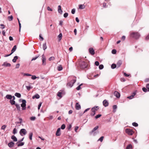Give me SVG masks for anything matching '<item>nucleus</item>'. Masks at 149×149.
Wrapping results in <instances>:
<instances>
[{
  "instance_id": "nucleus-1",
  "label": "nucleus",
  "mask_w": 149,
  "mask_h": 149,
  "mask_svg": "<svg viewBox=\"0 0 149 149\" xmlns=\"http://www.w3.org/2000/svg\"><path fill=\"white\" fill-rule=\"evenodd\" d=\"M72 80L69 82L67 84V86L70 87H72L74 84L75 82L76 81V78L75 77H73Z\"/></svg>"
},
{
  "instance_id": "nucleus-2",
  "label": "nucleus",
  "mask_w": 149,
  "mask_h": 149,
  "mask_svg": "<svg viewBox=\"0 0 149 149\" xmlns=\"http://www.w3.org/2000/svg\"><path fill=\"white\" fill-rule=\"evenodd\" d=\"M130 34L131 36L135 39H138L140 36V35L138 32H132Z\"/></svg>"
},
{
  "instance_id": "nucleus-3",
  "label": "nucleus",
  "mask_w": 149,
  "mask_h": 149,
  "mask_svg": "<svg viewBox=\"0 0 149 149\" xmlns=\"http://www.w3.org/2000/svg\"><path fill=\"white\" fill-rule=\"evenodd\" d=\"M98 106H95L93 107L91 109V110L93 113H91V115L92 116H94L95 114V112L99 109Z\"/></svg>"
},
{
  "instance_id": "nucleus-4",
  "label": "nucleus",
  "mask_w": 149,
  "mask_h": 149,
  "mask_svg": "<svg viewBox=\"0 0 149 149\" xmlns=\"http://www.w3.org/2000/svg\"><path fill=\"white\" fill-rule=\"evenodd\" d=\"M26 101L25 100H23L22 101V103L21 104V107H22V110H25L26 109Z\"/></svg>"
},
{
  "instance_id": "nucleus-5",
  "label": "nucleus",
  "mask_w": 149,
  "mask_h": 149,
  "mask_svg": "<svg viewBox=\"0 0 149 149\" xmlns=\"http://www.w3.org/2000/svg\"><path fill=\"white\" fill-rule=\"evenodd\" d=\"M19 133L21 136H23L26 134L27 131L24 129H22L20 130Z\"/></svg>"
},
{
  "instance_id": "nucleus-6",
  "label": "nucleus",
  "mask_w": 149,
  "mask_h": 149,
  "mask_svg": "<svg viewBox=\"0 0 149 149\" xmlns=\"http://www.w3.org/2000/svg\"><path fill=\"white\" fill-rule=\"evenodd\" d=\"M99 127L98 126H96L95 127L93 130L90 132V134H93V136L95 135L97 133L96 132H94L97 130Z\"/></svg>"
},
{
  "instance_id": "nucleus-7",
  "label": "nucleus",
  "mask_w": 149,
  "mask_h": 149,
  "mask_svg": "<svg viewBox=\"0 0 149 149\" xmlns=\"http://www.w3.org/2000/svg\"><path fill=\"white\" fill-rule=\"evenodd\" d=\"M125 132L128 134L131 135H132L134 133L133 131L132 130L129 129H126Z\"/></svg>"
},
{
  "instance_id": "nucleus-8",
  "label": "nucleus",
  "mask_w": 149,
  "mask_h": 149,
  "mask_svg": "<svg viewBox=\"0 0 149 149\" xmlns=\"http://www.w3.org/2000/svg\"><path fill=\"white\" fill-rule=\"evenodd\" d=\"M89 52L90 54L92 55H94L95 53L94 50L92 47L89 48Z\"/></svg>"
},
{
  "instance_id": "nucleus-9",
  "label": "nucleus",
  "mask_w": 149,
  "mask_h": 149,
  "mask_svg": "<svg viewBox=\"0 0 149 149\" xmlns=\"http://www.w3.org/2000/svg\"><path fill=\"white\" fill-rule=\"evenodd\" d=\"M88 66V65L86 62H83L81 64V67L82 68H86Z\"/></svg>"
},
{
  "instance_id": "nucleus-10",
  "label": "nucleus",
  "mask_w": 149,
  "mask_h": 149,
  "mask_svg": "<svg viewBox=\"0 0 149 149\" xmlns=\"http://www.w3.org/2000/svg\"><path fill=\"white\" fill-rule=\"evenodd\" d=\"M61 128H59L58 129L56 134V135L57 136H59L61 135Z\"/></svg>"
},
{
  "instance_id": "nucleus-11",
  "label": "nucleus",
  "mask_w": 149,
  "mask_h": 149,
  "mask_svg": "<svg viewBox=\"0 0 149 149\" xmlns=\"http://www.w3.org/2000/svg\"><path fill=\"white\" fill-rule=\"evenodd\" d=\"M42 65H45L46 64V59L45 56H44V54H43L42 55Z\"/></svg>"
},
{
  "instance_id": "nucleus-12",
  "label": "nucleus",
  "mask_w": 149,
  "mask_h": 149,
  "mask_svg": "<svg viewBox=\"0 0 149 149\" xmlns=\"http://www.w3.org/2000/svg\"><path fill=\"white\" fill-rule=\"evenodd\" d=\"M136 93L135 92H134L132 95L127 97V98L130 99H132L134 98V97Z\"/></svg>"
},
{
  "instance_id": "nucleus-13",
  "label": "nucleus",
  "mask_w": 149,
  "mask_h": 149,
  "mask_svg": "<svg viewBox=\"0 0 149 149\" xmlns=\"http://www.w3.org/2000/svg\"><path fill=\"white\" fill-rule=\"evenodd\" d=\"M114 95L118 98L120 97V93L117 91H115L114 93Z\"/></svg>"
},
{
  "instance_id": "nucleus-14",
  "label": "nucleus",
  "mask_w": 149,
  "mask_h": 149,
  "mask_svg": "<svg viewBox=\"0 0 149 149\" xmlns=\"http://www.w3.org/2000/svg\"><path fill=\"white\" fill-rule=\"evenodd\" d=\"M103 104L104 106L106 107L108 106L109 103L106 100H105L103 102Z\"/></svg>"
},
{
  "instance_id": "nucleus-15",
  "label": "nucleus",
  "mask_w": 149,
  "mask_h": 149,
  "mask_svg": "<svg viewBox=\"0 0 149 149\" xmlns=\"http://www.w3.org/2000/svg\"><path fill=\"white\" fill-rule=\"evenodd\" d=\"M81 107L80 105L77 102L76 103L75 105V108L77 110H79L81 109Z\"/></svg>"
},
{
  "instance_id": "nucleus-16",
  "label": "nucleus",
  "mask_w": 149,
  "mask_h": 149,
  "mask_svg": "<svg viewBox=\"0 0 149 149\" xmlns=\"http://www.w3.org/2000/svg\"><path fill=\"white\" fill-rule=\"evenodd\" d=\"M15 144L14 143L12 142H10L8 143V146L10 148H12L13 147Z\"/></svg>"
},
{
  "instance_id": "nucleus-17",
  "label": "nucleus",
  "mask_w": 149,
  "mask_h": 149,
  "mask_svg": "<svg viewBox=\"0 0 149 149\" xmlns=\"http://www.w3.org/2000/svg\"><path fill=\"white\" fill-rule=\"evenodd\" d=\"M122 63V62L121 61H119L116 64V66L117 68L119 67Z\"/></svg>"
},
{
  "instance_id": "nucleus-18",
  "label": "nucleus",
  "mask_w": 149,
  "mask_h": 149,
  "mask_svg": "<svg viewBox=\"0 0 149 149\" xmlns=\"http://www.w3.org/2000/svg\"><path fill=\"white\" fill-rule=\"evenodd\" d=\"M40 95L38 94H36L32 97V98L33 99L35 98L38 99L40 98Z\"/></svg>"
},
{
  "instance_id": "nucleus-19",
  "label": "nucleus",
  "mask_w": 149,
  "mask_h": 149,
  "mask_svg": "<svg viewBox=\"0 0 149 149\" xmlns=\"http://www.w3.org/2000/svg\"><path fill=\"white\" fill-rule=\"evenodd\" d=\"M6 97L9 100H11L12 98V96L10 95H6Z\"/></svg>"
},
{
  "instance_id": "nucleus-20",
  "label": "nucleus",
  "mask_w": 149,
  "mask_h": 149,
  "mask_svg": "<svg viewBox=\"0 0 149 149\" xmlns=\"http://www.w3.org/2000/svg\"><path fill=\"white\" fill-rule=\"evenodd\" d=\"M58 12L59 13L62 14V11L61 10V6L59 5L58 6Z\"/></svg>"
},
{
  "instance_id": "nucleus-21",
  "label": "nucleus",
  "mask_w": 149,
  "mask_h": 149,
  "mask_svg": "<svg viewBox=\"0 0 149 149\" xmlns=\"http://www.w3.org/2000/svg\"><path fill=\"white\" fill-rule=\"evenodd\" d=\"M17 48V47L16 45H15L13 48L11 52V54H12L14 52H15Z\"/></svg>"
},
{
  "instance_id": "nucleus-22",
  "label": "nucleus",
  "mask_w": 149,
  "mask_h": 149,
  "mask_svg": "<svg viewBox=\"0 0 149 149\" xmlns=\"http://www.w3.org/2000/svg\"><path fill=\"white\" fill-rule=\"evenodd\" d=\"M21 74H22L24 76H31L32 75L30 74L29 73H24L23 72H22Z\"/></svg>"
},
{
  "instance_id": "nucleus-23",
  "label": "nucleus",
  "mask_w": 149,
  "mask_h": 149,
  "mask_svg": "<svg viewBox=\"0 0 149 149\" xmlns=\"http://www.w3.org/2000/svg\"><path fill=\"white\" fill-rule=\"evenodd\" d=\"M11 139L14 141H17V140L16 137L15 136H11Z\"/></svg>"
},
{
  "instance_id": "nucleus-24",
  "label": "nucleus",
  "mask_w": 149,
  "mask_h": 149,
  "mask_svg": "<svg viewBox=\"0 0 149 149\" xmlns=\"http://www.w3.org/2000/svg\"><path fill=\"white\" fill-rule=\"evenodd\" d=\"M15 96L17 97L18 98H20L21 97V95L20 93H16L15 94Z\"/></svg>"
},
{
  "instance_id": "nucleus-25",
  "label": "nucleus",
  "mask_w": 149,
  "mask_h": 149,
  "mask_svg": "<svg viewBox=\"0 0 149 149\" xmlns=\"http://www.w3.org/2000/svg\"><path fill=\"white\" fill-rule=\"evenodd\" d=\"M18 58V56H15L14 57L13 59L12 60V61L13 63H15L16 62V60Z\"/></svg>"
},
{
  "instance_id": "nucleus-26",
  "label": "nucleus",
  "mask_w": 149,
  "mask_h": 149,
  "mask_svg": "<svg viewBox=\"0 0 149 149\" xmlns=\"http://www.w3.org/2000/svg\"><path fill=\"white\" fill-rule=\"evenodd\" d=\"M15 106L17 108V109L20 111V110L21 107L19 104H15Z\"/></svg>"
},
{
  "instance_id": "nucleus-27",
  "label": "nucleus",
  "mask_w": 149,
  "mask_h": 149,
  "mask_svg": "<svg viewBox=\"0 0 149 149\" xmlns=\"http://www.w3.org/2000/svg\"><path fill=\"white\" fill-rule=\"evenodd\" d=\"M33 135V133L32 132H30L29 135V139L30 140H32V137Z\"/></svg>"
},
{
  "instance_id": "nucleus-28",
  "label": "nucleus",
  "mask_w": 149,
  "mask_h": 149,
  "mask_svg": "<svg viewBox=\"0 0 149 149\" xmlns=\"http://www.w3.org/2000/svg\"><path fill=\"white\" fill-rule=\"evenodd\" d=\"M47 48L46 43H44L43 45V49L44 50H45Z\"/></svg>"
},
{
  "instance_id": "nucleus-29",
  "label": "nucleus",
  "mask_w": 149,
  "mask_h": 149,
  "mask_svg": "<svg viewBox=\"0 0 149 149\" xmlns=\"http://www.w3.org/2000/svg\"><path fill=\"white\" fill-rule=\"evenodd\" d=\"M85 8V6L84 5H80L79 6V8L80 9H84Z\"/></svg>"
},
{
  "instance_id": "nucleus-30",
  "label": "nucleus",
  "mask_w": 149,
  "mask_h": 149,
  "mask_svg": "<svg viewBox=\"0 0 149 149\" xmlns=\"http://www.w3.org/2000/svg\"><path fill=\"white\" fill-rule=\"evenodd\" d=\"M10 103L12 105H15V101L14 100H10Z\"/></svg>"
},
{
  "instance_id": "nucleus-31",
  "label": "nucleus",
  "mask_w": 149,
  "mask_h": 149,
  "mask_svg": "<svg viewBox=\"0 0 149 149\" xmlns=\"http://www.w3.org/2000/svg\"><path fill=\"white\" fill-rule=\"evenodd\" d=\"M57 69L59 71H61L63 69V68L62 67L61 65H60L58 67Z\"/></svg>"
},
{
  "instance_id": "nucleus-32",
  "label": "nucleus",
  "mask_w": 149,
  "mask_h": 149,
  "mask_svg": "<svg viewBox=\"0 0 149 149\" xmlns=\"http://www.w3.org/2000/svg\"><path fill=\"white\" fill-rule=\"evenodd\" d=\"M116 67V65L115 64H113L111 65V68L113 69L115 68Z\"/></svg>"
},
{
  "instance_id": "nucleus-33",
  "label": "nucleus",
  "mask_w": 149,
  "mask_h": 149,
  "mask_svg": "<svg viewBox=\"0 0 149 149\" xmlns=\"http://www.w3.org/2000/svg\"><path fill=\"white\" fill-rule=\"evenodd\" d=\"M62 36V34L61 33H60L58 35V38L59 40H60L61 39Z\"/></svg>"
},
{
  "instance_id": "nucleus-34",
  "label": "nucleus",
  "mask_w": 149,
  "mask_h": 149,
  "mask_svg": "<svg viewBox=\"0 0 149 149\" xmlns=\"http://www.w3.org/2000/svg\"><path fill=\"white\" fill-rule=\"evenodd\" d=\"M19 144H18L17 146H22L24 145V143L23 142H21L20 143H19Z\"/></svg>"
},
{
  "instance_id": "nucleus-35",
  "label": "nucleus",
  "mask_w": 149,
  "mask_h": 149,
  "mask_svg": "<svg viewBox=\"0 0 149 149\" xmlns=\"http://www.w3.org/2000/svg\"><path fill=\"white\" fill-rule=\"evenodd\" d=\"M31 76H32V77H31V79H33V80H34V79H36L37 78H39L38 77H36L35 75H32Z\"/></svg>"
},
{
  "instance_id": "nucleus-36",
  "label": "nucleus",
  "mask_w": 149,
  "mask_h": 149,
  "mask_svg": "<svg viewBox=\"0 0 149 149\" xmlns=\"http://www.w3.org/2000/svg\"><path fill=\"white\" fill-rule=\"evenodd\" d=\"M104 138V137L103 136H102L98 139V141H100V142H102Z\"/></svg>"
},
{
  "instance_id": "nucleus-37",
  "label": "nucleus",
  "mask_w": 149,
  "mask_h": 149,
  "mask_svg": "<svg viewBox=\"0 0 149 149\" xmlns=\"http://www.w3.org/2000/svg\"><path fill=\"white\" fill-rule=\"evenodd\" d=\"M82 85V84H80L79 85L78 87H77L76 88V89L78 90V91H79V90H80L81 88V86Z\"/></svg>"
},
{
  "instance_id": "nucleus-38",
  "label": "nucleus",
  "mask_w": 149,
  "mask_h": 149,
  "mask_svg": "<svg viewBox=\"0 0 149 149\" xmlns=\"http://www.w3.org/2000/svg\"><path fill=\"white\" fill-rule=\"evenodd\" d=\"M132 146L130 144L127 146L126 147V149H130L132 148Z\"/></svg>"
},
{
  "instance_id": "nucleus-39",
  "label": "nucleus",
  "mask_w": 149,
  "mask_h": 149,
  "mask_svg": "<svg viewBox=\"0 0 149 149\" xmlns=\"http://www.w3.org/2000/svg\"><path fill=\"white\" fill-rule=\"evenodd\" d=\"M18 20V23H19V31H20L21 28V24L20 23V22L19 21V19L17 18Z\"/></svg>"
},
{
  "instance_id": "nucleus-40",
  "label": "nucleus",
  "mask_w": 149,
  "mask_h": 149,
  "mask_svg": "<svg viewBox=\"0 0 149 149\" xmlns=\"http://www.w3.org/2000/svg\"><path fill=\"white\" fill-rule=\"evenodd\" d=\"M36 119V117L35 116H32L30 118V119L32 121H34Z\"/></svg>"
},
{
  "instance_id": "nucleus-41",
  "label": "nucleus",
  "mask_w": 149,
  "mask_h": 149,
  "mask_svg": "<svg viewBox=\"0 0 149 149\" xmlns=\"http://www.w3.org/2000/svg\"><path fill=\"white\" fill-rule=\"evenodd\" d=\"M133 126L134 127H137L138 126V124L137 123L135 122H134L132 123Z\"/></svg>"
},
{
  "instance_id": "nucleus-42",
  "label": "nucleus",
  "mask_w": 149,
  "mask_h": 149,
  "mask_svg": "<svg viewBox=\"0 0 149 149\" xmlns=\"http://www.w3.org/2000/svg\"><path fill=\"white\" fill-rule=\"evenodd\" d=\"M61 94L62 93L61 92H58L57 94V96L60 97H62Z\"/></svg>"
},
{
  "instance_id": "nucleus-43",
  "label": "nucleus",
  "mask_w": 149,
  "mask_h": 149,
  "mask_svg": "<svg viewBox=\"0 0 149 149\" xmlns=\"http://www.w3.org/2000/svg\"><path fill=\"white\" fill-rule=\"evenodd\" d=\"M104 68V66L103 65L101 64L99 66V68L100 70L103 69Z\"/></svg>"
},
{
  "instance_id": "nucleus-44",
  "label": "nucleus",
  "mask_w": 149,
  "mask_h": 149,
  "mask_svg": "<svg viewBox=\"0 0 149 149\" xmlns=\"http://www.w3.org/2000/svg\"><path fill=\"white\" fill-rule=\"evenodd\" d=\"M55 59V58L54 56H52L49 58V61H51L52 60H54Z\"/></svg>"
},
{
  "instance_id": "nucleus-45",
  "label": "nucleus",
  "mask_w": 149,
  "mask_h": 149,
  "mask_svg": "<svg viewBox=\"0 0 149 149\" xmlns=\"http://www.w3.org/2000/svg\"><path fill=\"white\" fill-rule=\"evenodd\" d=\"M13 133L14 134H15L17 133V130L15 128H14L13 130Z\"/></svg>"
},
{
  "instance_id": "nucleus-46",
  "label": "nucleus",
  "mask_w": 149,
  "mask_h": 149,
  "mask_svg": "<svg viewBox=\"0 0 149 149\" xmlns=\"http://www.w3.org/2000/svg\"><path fill=\"white\" fill-rule=\"evenodd\" d=\"M39 56H40V55H38V56H36L35 57L33 58L31 60V61L36 60Z\"/></svg>"
},
{
  "instance_id": "nucleus-47",
  "label": "nucleus",
  "mask_w": 149,
  "mask_h": 149,
  "mask_svg": "<svg viewBox=\"0 0 149 149\" xmlns=\"http://www.w3.org/2000/svg\"><path fill=\"white\" fill-rule=\"evenodd\" d=\"M13 17L12 15L8 17V19L10 21H11L13 20Z\"/></svg>"
},
{
  "instance_id": "nucleus-48",
  "label": "nucleus",
  "mask_w": 149,
  "mask_h": 149,
  "mask_svg": "<svg viewBox=\"0 0 149 149\" xmlns=\"http://www.w3.org/2000/svg\"><path fill=\"white\" fill-rule=\"evenodd\" d=\"M65 124H63L61 126V128L62 129V130H64V129H65Z\"/></svg>"
},
{
  "instance_id": "nucleus-49",
  "label": "nucleus",
  "mask_w": 149,
  "mask_h": 149,
  "mask_svg": "<svg viewBox=\"0 0 149 149\" xmlns=\"http://www.w3.org/2000/svg\"><path fill=\"white\" fill-rule=\"evenodd\" d=\"M116 53V49H113L112 51V53L113 54H115Z\"/></svg>"
},
{
  "instance_id": "nucleus-50",
  "label": "nucleus",
  "mask_w": 149,
  "mask_h": 149,
  "mask_svg": "<svg viewBox=\"0 0 149 149\" xmlns=\"http://www.w3.org/2000/svg\"><path fill=\"white\" fill-rule=\"evenodd\" d=\"M68 16V13H65L63 15V16L64 17L66 18Z\"/></svg>"
},
{
  "instance_id": "nucleus-51",
  "label": "nucleus",
  "mask_w": 149,
  "mask_h": 149,
  "mask_svg": "<svg viewBox=\"0 0 149 149\" xmlns=\"http://www.w3.org/2000/svg\"><path fill=\"white\" fill-rule=\"evenodd\" d=\"M102 115L101 114H98L95 116V118L97 119L98 118L100 117Z\"/></svg>"
},
{
  "instance_id": "nucleus-52",
  "label": "nucleus",
  "mask_w": 149,
  "mask_h": 149,
  "mask_svg": "<svg viewBox=\"0 0 149 149\" xmlns=\"http://www.w3.org/2000/svg\"><path fill=\"white\" fill-rule=\"evenodd\" d=\"M75 9L74 8H73L72 10L71 13L72 14H74L75 13Z\"/></svg>"
},
{
  "instance_id": "nucleus-53",
  "label": "nucleus",
  "mask_w": 149,
  "mask_h": 149,
  "mask_svg": "<svg viewBox=\"0 0 149 149\" xmlns=\"http://www.w3.org/2000/svg\"><path fill=\"white\" fill-rule=\"evenodd\" d=\"M72 127V125L71 124H70L67 127L68 129L69 130Z\"/></svg>"
},
{
  "instance_id": "nucleus-54",
  "label": "nucleus",
  "mask_w": 149,
  "mask_h": 149,
  "mask_svg": "<svg viewBox=\"0 0 149 149\" xmlns=\"http://www.w3.org/2000/svg\"><path fill=\"white\" fill-rule=\"evenodd\" d=\"M142 89L144 92H146L147 91V89L145 87L143 88Z\"/></svg>"
},
{
  "instance_id": "nucleus-55",
  "label": "nucleus",
  "mask_w": 149,
  "mask_h": 149,
  "mask_svg": "<svg viewBox=\"0 0 149 149\" xmlns=\"http://www.w3.org/2000/svg\"><path fill=\"white\" fill-rule=\"evenodd\" d=\"M6 127V126L5 125H3L1 127V129L2 130H4Z\"/></svg>"
},
{
  "instance_id": "nucleus-56",
  "label": "nucleus",
  "mask_w": 149,
  "mask_h": 149,
  "mask_svg": "<svg viewBox=\"0 0 149 149\" xmlns=\"http://www.w3.org/2000/svg\"><path fill=\"white\" fill-rule=\"evenodd\" d=\"M24 139V137L22 139H21L20 140H19L18 142L16 143V144H17V143H20Z\"/></svg>"
},
{
  "instance_id": "nucleus-57",
  "label": "nucleus",
  "mask_w": 149,
  "mask_h": 149,
  "mask_svg": "<svg viewBox=\"0 0 149 149\" xmlns=\"http://www.w3.org/2000/svg\"><path fill=\"white\" fill-rule=\"evenodd\" d=\"M42 103L40 102V103L39 104L38 107V110H39L40 109V107H41V105H42Z\"/></svg>"
},
{
  "instance_id": "nucleus-58",
  "label": "nucleus",
  "mask_w": 149,
  "mask_h": 149,
  "mask_svg": "<svg viewBox=\"0 0 149 149\" xmlns=\"http://www.w3.org/2000/svg\"><path fill=\"white\" fill-rule=\"evenodd\" d=\"M113 110H116L117 108V106L116 105H114L113 107Z\"/></svg>"
},
{
  "instance_id": "nucleus-59",
  "label": "nucleus",
  "mask_w": 149,
  "mask_h": 149,
  "mask_svg": "<svg viewBox=\"0 0 149 149\" xmlns=\"http://www.w3.org/2000/svg\"><path fill=\"white\" fill-rule=\"evenodd\" d=\"M20 65L19 63L17 64L16 65L15 68H18L19 67Z\"/></svg>"
},
{
  "instance_id": "nucleus-60",
  "label": "nucleus",
  "mask_w": 149,
  "mask_h": 149,
  "mask_svg": "<svg viewBox=\"0 0 149 149\" xmlns=\"http://www.w3.org/2000/svg\"><path fill=\"white\" fill-rule=\"evenodd\" d=\"M95 64L96 66H98L99 65V63L98 61H96L95 62Z\"/></svg>"
},
{
  "instance_id": "nucleus-61",
  "label": "nucleus",
  "mask_w": 149,
  "mask_h": 149,
  "mask_svg": "<svg viewBox=\"0 0 149 149\" xmlns=\"http://www.w3.org/2000/svg\"><path fill=\"white\" fill-rule=\"evenodd\" d=\"M47 9L49 11H52V8H50L48 6L47 7Z\"/></svg>"
},
{
  "instance_id": "nucleus-62",
  "label": "nucleus",
  "mask_w": 149,
  "mask_h": 149,
  "mask_svg": "<svg viewBox=\"0 0 149 149\" xmlns=\"http://www.w3.org/2000/svg\"><path fill=\"white\" fill-rule=\"evenodd\" d=\"M79 128V127L78 126L76 127L74 129V131L76 132H77V130H78Z\"/></svg>"
},
{
  "instance_id": "nucleus-63",
  "label": "nucleus",
  "mask_w": 149,
  "mask_h": 149,
  "mask_svg": "<svg viewBox=\"0 0 149 149\" xmlns=\"http://www.w3.org/2000/svg\"><path fill=\"white\" fill-rule=\"evenodd\" d=\"M125 38V37L124 36H123L121 38V39L123 40H124Z\"/></svg>"
},
{
  "instance_id": "nucleus-64",
  "label": "nucleus",
  "mask_w": 149,
  "mask_h": 149,
  "mask_svg": "<svg viewBox=\"0 0 149 149\" xmlns=\"http://www.w3.org/2000/svg\"><path fill=\"white\" fill-rule=\"evenodd\" d=\"M146 88L148 89V91H149V84H147L146 86Z\"/></svg>"
}]
</instances>
